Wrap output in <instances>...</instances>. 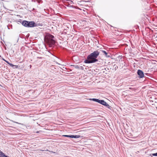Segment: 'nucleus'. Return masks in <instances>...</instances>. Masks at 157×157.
I'll list each match as a JSON object with an SVG mask.
<instances>
[{
  "instance_id": "obj_17",
  "label": "nucleus",
  "mask_w": 157,
  "mask_h": 157,
  "mask_svg": "<svg viewBox=\"0 0 157 157\" xmlns=\"http://www.w3.org/2000/svg\"><path fill=\"white\" fill-rule=\"evenodd\" d=\"M86 2V1H81L80 2Z\"/></svg>"
},
{
  "instance_id": "obj_2",
  "label": "nucleus",
  "mask_w": 157,
  "mask_h": 157,
  "mask_svg": "<svg viewBox=\"0 0 157 157\" xmlns=\"http://www.w3.org/2000/svg\"><path fill=\"white\" fill-rule=\"evenodd\" d=\"M46 40L47 43L50 45L52 46L55 44L56 41L54 39V37L50 34L47 35Z\"/></svg>"
},
{
  "instance_id": "obj_6",
  "label": "nucleus",
  "mask_w": 157,
  "mask_h": 157,
  "mask_svg": "<svg viewBox=\"0 0 157 157\" xmlns=\"http://www.w3.org/2000/svg\"><path fill=\"white\" fill-rule=\"evenodd\" d=\"M0 157H9L0 150Z\"/></svg>"
},
{
  "instance_id": "obj_16",
  "label": "nucleus",
  "mask_w": 157,
  "mask_h": 157,
  "mask_svg": "<svg viewBox=\"0 0 157 157\" xmlns=\"http://www.w3.org/2000/svg\"><path fill=\"white\" fill-rule=\"evenodd\" d=\"M70 2H71V3H72L73 4H74V2H73L72 1H70Z\"/></svg>"
},
{
  "instance_id": "obj_7",
  "label": "nucleus",
  "mask_w": 157,
  "mask_h": 157,
  "mask_svg": "<svg viewBox=\"0 0 157 157\" xmlns=\"http://www.w3.org/2000/svg\"><path fill=\"white\" fill-rule=\"evenodd\" d=\"M100 51H101L102 52L104 53L105 54V56H106L107 57H110L109 55H108V53L107 52H106L105 51H104V50H100Z\"/></svg>"
},
{
  "instance_id": "obj_8",
  "label": "nucleus",
  "mask_w": 157,
  "mask_h": 157,
  "mask_svg": "<svg viewBox=\"0 0 157 157\" xmlns=\"http://www.w3.org/2000/svg\"><path fill=\"white\" fill-rule=\"evenodd\" d=\"M71 138H78L80 137V136L79 135H72Z\"/></svg>"
},
{
  "instance_id": "obj_12",
  "label": "nucleus",
  "mask_w": 157,
  "mask_h": 157,
  "mask_svg": "<svg viewBox=\"0 0 157 157\" xmlns=\"http://www.w3.org/2000/svg\"><path fill=\"white\" fill-rule=\"evenodd\" d=\"M63 136H64V137H69V138H71V136H72V135H63Z\"/></svg>"
},
{
  "instance_id": "obj_9",
  "label": "nucleus",
  "mask_w": 157,
  "mask_h": 157,
  "mask_svg": "<svg viewBox=\"0 0 157 157\" xmlns=\"http://www.w3.org/2000/svg\"><path fill=\"white\" fill-rule=\"evenodd\" d=\"M5 61L8 64H9L10 66H11L12 67H13L14 65L13 64H12L10 63L8 61L6 60H5Z\"/></svg>"
},
{
  "instance_id": "obj_1",
  "label": "nucleus",
  "mask_w": 157,
  "mask_h": 157,
  "mask_svg": "<svg viewBox=\"0 0 157 157\" xmlns=\"http://www.w3.org/2000/svg\"><path fill=\"white\" fill-rule=\"evenodd\" d=\"M100 52L98 51H95L89 55L84 61V62L86 63H92L96 62L98 61V59H97L99 55Z\"/></svg>"
},
{
  "instance_id": "obj_20",
  "label": "nucleus",
  "mask_w": 157,
  "mask_h": 157,
  "mask_svg": "<svg viewBox=\"0 0 157 157\" xmlns=\"http://www.w3.org/2000/svg\"><path fill=\"white\" fill-rule=\"evenodd\" d=\"M3 60H4V61H5V60H6L5 59H3Z\"/></svg>"
},
{
  "instance_id": "obj_11",
  "label": "nucleus",
  "mask_w": 157,
  "mask_h": 157,
  "mask_svg": "<svg viewBox=\"0 0 157 157\" xmlns=\"http://www.w3.org/2000/svg\"><path fill=\"white\" fill-rule=\"evenodd\" d=\"M73 66L76 69H80V67H79V66H78L77 65H74Z\"/></svg>"
},
{
  "instance_id": "obj_15",
  "label": "nucleus",
  "mask_w": 157,
  "mask_h": 157,
  "mask_svg": "<svg viewBox=\"0 0 157 157\" xmlns=\"http://www.w3.org/2000/svg\"><path fill=\"white\" fill-rule=\"evenodd\" d=\"M13 67H15V68H17L18 67V66L16 65H14Z\"/></svg>"
},
{
  "instance_id": "obj_4",
  "label": "nucleus",
  "mask_w": 157,
  "mask_h": 157,
  "mask_svg": "<svg viewBox=\"0 0 157 157\" xmlns=\"http://www.w3.org/2000/svg\"><path fill=\"white\" fill-rule=\"evenodd\" d=\"M90 100L99 103L105 106L107 108L109 109H110L111 108V107L104 100H100L96 98H92L90 99Z\"/></svg>"
},
{
  "instance_id": "obj_3",
  "label": "nucleus",
  "mask_w": 157,
  "mask_h": 157,
  "mask_svg": "<svg viewBox=\"0 0 157 157\" xmlns=\"http://www.w3.org/2000/svg\"><path fill=\"white\" fill-rule=\"evenodd\" d=\"M21 24L27 27H33L37 25L33 21H29L25 20L23 21Z\"/></svg>"
},
{
  "instance_id": "obj_19",
  "label": "nucleus",
  "mask_w": 157,
  "mask_h": 157,
  "mask_svg": "<svg viewBox=\"0 0 157 157\" xmlns=\"http://www.w3.org/2000/svg\"><path fill=\"white\" fill-rule=\"evenodd\" d=\"M36 133H39V131H37V132H36Z\"/></svg>"
},
{
  "instance_id": "obj_18",
  "label": "nucleus",
  "mask_w": 157,
  "mask_h": 157,
  "mask_svg": "<svg viewBox=\"0 0 157 157\" xmlns=\"http://www.w3.org/2000/svg\"><path fill=\"white\" fill-rule=\"evenodd\" d=\"M71 6V5H70V4H68V5L67 6L68 7H69V6Z\"/></svg>"
},
{
  "instance_id": "obj_5",
  "label": "nucleus",
  "mask_w": 157,
  "mask_h": 157,
  "mask_svg": "<svg viewBox=\"0 0 157 157\" xmlns=\"http://www.w3.org/2000/svg\"><path fill=\"white\" fill-rule=\"evenodd\" d=\"M137 74L138 75L139 78H142L144 77V72L140 70H138L137 71Z\"/></svg>"
},
{
  "instance_id": "obj_14",
  "label": "nucleus",
  "mask_w": 157,
  "mask_h": 157,
  "mask_svg": "<svg viewBox=\"0 0 157 157\" xmlns=\"http://www.w3.org/2000/svg\"><path fill=\"white\" fill-rule=\"evenodd\" d=\"M80 67L79 69H82V70L83 69V67L82 66H80V67Z\"/></svg>"
},
{
  "instance_id": "obj_10",
  "label": "nucleus",
  "mask_w": 157,
  "mask_h": 157,
  "mask_svg": "<svg viewBox=\"0 0 157 157\" xmlns=\"http://www.w3.org/2000/svg\"><path fill=\"white\" fill-rule=\"evenodd\" d=\"M150 156H157V152L155 153H152L150 154Z\"/></svg>"
},
{
  "instance_id": "obj_13",
  "label": "nucleus",
  "mask_w": 157,
  "mask_h": 157,
  "mask_svg": "<svg viewBox=\"0 0 157 157\" xmlns=\"http://www.w3.org/2000/svg\"><path fill=\"white\" fill-rule=\"evenodd\" d=\"M69 7H72L73 8H75V6H73V5H71L69 6Z\"/></svg>"
},
{
  "instance_id": "obj_21",
  "label": "nucleus",
  "mask_w": 157,
  "mask_h": 157,
  "mask_svg": "<svg viewBox=\"0 0 157 157\" xmlns=\"http://www.w3.org/2000/svg\"><path fill=\"white\" fill-rule=\"evenodd\" d=\"M41 151H44V150H41Z\"/></svg>"
}]
</instances>
